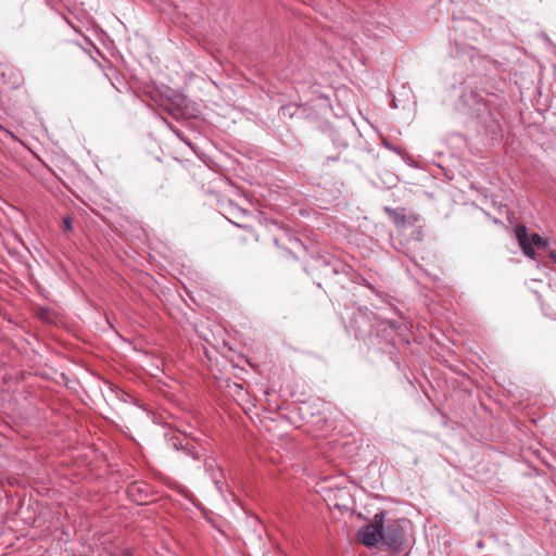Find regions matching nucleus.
<instances>
[{
	"label": "nucleus",
	"mask_w": 556,
	"mask_h": 556,
	"mask_svg": "<svg viewBox=\"0 0 556 556\" xmlns=\"http://www.w3.org/2000/svg\"><path fill=\"white\" fill-rule=\"evenodd\" d=\"M384 522V513L375 515L374 521L357 531V539L366 546L371 547L377 543H382V527Z\"/></svg>",
	"instance_id": "obj_1"
},
{
	"label": "nucleus",
	"mask_w": 556,
	"mask_h": 556,
	"mask_svg": "<svg viewBox=\"0 0 556 556\" xmlns=\"http://www.w3.org/2000/svg\"><path fill=\"white\" fill-rule=\"evenodd\" d=\"M515 233L522 252L529 257H534L535 250L545 251L547 249V243L540 235H529L523 225H518L515 229Z\"/></svg>",
	"instance_id": "obj_2"
},
{
	"label": "nucleus",
	"mask_w": 556,
	"mask_h": 556,
	"mask_svg": "<svg viewBox=\"0 0 556 556\" xmlns=\"http://www.w3.org/2000/svg\"><path fill=\"white\" fill-rule=\"evenodd\" d=\"M405 542V532L397 521L390 522L382 527V544L391 551H397Z\"/></svg>",
	"instance_id": "obj_3"
},
{
	"label": "nucleus",
	"mask_w": 556,
	"mask_h": 556,
	"mask_svg": "<svg viewBox=\"0 0 556 556\" xmlns=\"http://www.w3.org/2000/svg\"><path fill=\"white\" fill-rule=\"evenodd\" d=\"M179 444L181 445L187 455L191 456L194 459H200L201 451L195 445L189 443H186V445H182V443Z\"/></svg>",
	"instance_id": "obj_4"
},
{
	"label": "nucleus",
	"mask_w": 556,
	"mask_h": 556,
	"mask_svg": "<svg viewBox=\"0 0 556 556\" xmlns=\"http://www.w3.org/2000/svg\"><path fill=\"white\" fill-rule=\"evenodd\" d=\"M485 109H486V106H485V104L482 102V100H481V99H477V100L475 101L473 111H475L476 113L480 114V113H482V112H483V110H485Z\"/></svg>",
	"instance_id": "obj_5"
},
{
	"label": "nucleus",
	"mask_w": 556,
	"mask_h": 556,
	"mask_svg": "<svg viewBox=\"0 0 556 556\" xmlns=\"http://www.w3.org/2000/svg\"><path fill=\"white\" fill-rule=\"evenodd\" d=\"M116 556H134V555H132V552L130 549H123Z\"/></svg>",
	"instance_id": "obj_6"
},
{
	"label": "nucleus",
	"mask_w": 556,
	"mask_h": 556,
	"mask_svg": "<svg viewBox=\"0 0 556 556\" xmlns=\"http://www.w3.org/2000/svg\"><path fill=\"white\" fill-rule=\"evenodd\" d=\"M64 224H65V227H66L67 229H71V228H72V223H71L70 218H65V219H64Z\"/></svg>",
	"instance_id": "obj_7"
},
{
	"label": "nucleus",
	"mask_w": 556,
	"mask_h": 556,
	"mask_svg": "<svg viewBox=\"0 0 556 556\" xmlns=\"http://www.w3.org/2000/svg\"><path fill=\"white\" fill-rule=\"evenodd\" d=\"M549 256L554 262H556V254L554 252H551Z\"/></svg>",
	"instance_id": "obj_8"
}]
</instances>
